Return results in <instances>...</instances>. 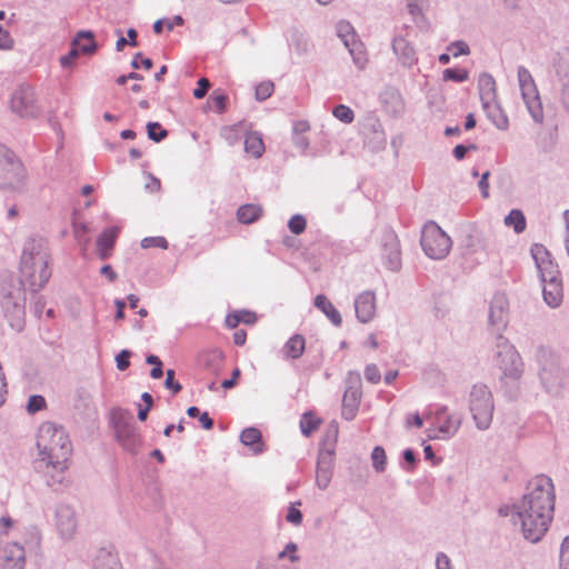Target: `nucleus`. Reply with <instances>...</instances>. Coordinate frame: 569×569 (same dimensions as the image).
<instances>
[{
  "mask_svg": "<svg viewBox=\"0 0 569 569\" xmlns=\"http://www.w3.org/2000/svg\"><path fill=\"white\" fill-rule=\"evenodd\" d=\"M244 150L252 157L260 158L264 152V144L261 134L258 132L248 133L244 139Z\"/></svg>",
  "mask_w": 569,
  "mask_h": 569,
  "instance_id": "nucleus-33",
  "label": "nucleus"
},
{
  "mask_svg": "<svg viewBox=\"0 0 569 569\" xmlns=\"http://www.w3.org/2000/svg\"><path fill=\"white\" fill-rule=\"evenodd\" d=\"M469 149H476V146L475 144H470L469 147H465L463 144H457L455 148H453V156L457 160H462L466 156V152L469 150Z\"/></svg>",
  "mask_w": 569,
  "mask_h": 569,
  "instance_id": "nucleus-61",
  "label": "nucleus"
},
{
  "mask_svg": "<svg viewBox=\"0 0 569 569\" xmlns=\"http://www.w3.org/2000/svg\"><path fill=\"white\" fill-rule=\"evenodd\" d=\"M94 569H122V566L116 555L101 551L96 558Z\"/></svg>",
  "mask_w": 569,
  "mask_h": 569,
  "instance_id": "nucleus-35",
  "label": "nucleus"
},
{
  "mask_svg": "<svg viewBox=\"0 0 569 569\" xmlns=\"http://www.w3.org/2000/svg\"><path fill=\"white\" fill-rule=\"evenodd\" d=\"M469 410L479 430H487L492 421L495 402L485 383H476L469 392Z\"/></svg>",
  "mask_w": 569,
  "mask_h": 569,
  "instance_id": "nucleus-7",
  "label": "nucleus"
},
{
  "mask_svg": "<svg viewBox=\"0 0 569 569\" xmlns=\"http://www.w3.org/2000/svg\"><path fill=\"white\" fill-rule=\"evenodd\" d=\"M437 569H451L450 568V559L445 553H439L436 559Z\"/></svg>",
  "mask_w": 569,
  "mask_h": 569,
  "instance_id": "nucleus-62",
  "label": "nucleus"
},
{
  "mask_svg": "<svg viewBox=\"0 0 569 569\" xmlns=\"http://www.w3.org/2000/svg\"><path fill=\"white\" fill-rule=\"evenodd\" d=\"M23 286H27L22 279H17L12 274H3L0 280V306L8 318L10 326L21 331L24 326V306L26 292Z\"/></svg>",
  "mask_w": 569,
  "mask_h": 569,
  "instance_id": "nucleus-4",
  "label": "nucleus"
},
{
  "mask_svg": "<svg viewBox=\"0 0 569 569\" xmlns=\"http://www.w3.org/2000/svg\"><path fill=\"white\" fill-rule=\"evenodd\" d=\"M543 299L551 308H557L562 302L563 290L561 279H552L543 281Z\"/></svg>",
  "mask_w": 569,
  "mask_h": 569,
  "instance_id": "nucleus-26",
  "label": "nucleus"
},
{
  "mask_svg": "<svg viewBox=\"0 0 569 569\" xmlns=\"http://www.w3.org/2000/svg\"><path fill=\"white\" fill-rule=\"evenodd\" d=\"M338 37L342 40L345 47L349 50L353 63L363 69L367 63V54L363 43L357 38L352 26L349 22L341 21L337 27Z\"/></svg>",
  "mask_w": 569,
  "mask_h": 569,
  "instance_id": "nucleus-17",
  "label": "nucleus"
},
{
  "mask_svg": "<svg viewBox=\"0 0 569 569\" xmlns=\"http://www.w3.org/2000/svg\"><path fill=\"white\" fill-rule=\"evenodd\" d=\"M211 83L207 78H200L198 80V87L193 90V97L196 99H202L208 93Z\"/></svg>",
  "mask_w": 569,
  "mask_h": 569,
  "instance_id": "nucleus-54",
  "label": "nucleus"
},
{
  "mask_svg": "<svg viewBox=\"0 0 569 569\" xmlns=\"http://www.w3.org/2000/svg\"><path fill=\"white\" fill-rule=\"evenodd\" d=\"M13 46V40L9 32L0 24V49L8 50Z\"/></svg>",
  "mask_w": 569,
  "mask_h": 569,
  "instance_id": "nucleus-58",
  "label": "nucleus"
},
{
  "mask_svg": "<svg viewBox=\"0 0 569 569\" xmlns=\"http://www.w3.org/2000/svg\"><path fill=\"white\" fill-rule=\"evenodd\" d=\"M262 214V209L256 204H243L237 211V218L241 223L249 224L257 221Z\"/></svg>",
  "mask_w": 569,
  "mask_h": 569,
  "instance_id": "nucleus-34",
  "label": "nucleus"
},
{
  "mask_svg": "<svg viewBox=\"0 0 569 569\" xmlns=\"http://www.w3.org/2000/svg\"><path fill=\"white\" fill-rule=\"evenodd\" d=\"M555 499L552 480L540 475L528 482L526 493L513 505L515 515L528 541L538 542L548 531L553 518Z\"/></svg>",
  "mask_w": 569,
  "mask_h": 569,
  "instance_id": "nucleus-1",
  "label": "nucleus"
},
{
  "mask_svg": "<svg viewBox=\"0 0 569 569\" xmlns=\"http://www.w3.org/2000/svg\"><path fill=\"white\" fill-rule=\"evenodd\" d=\"M39 458L34 468L43 472L47 485L58 489L66 482L68 460L72 453V445L64 428L51 421L40 425L37 437Z\"/></svg>",
  "mask_w": 569,
  "mask_h": 569,
  "instance_id": "nucleus-2",
  "label": "nucleus"
},
{
  "mask_svg": "<svg viewBox=\"0 0 569 569\" xmlns=\"http://www.w3.org/2000/svg\"><path fill=\"white\" fill-rule=\"evenodd\" d=\"M420 244L429 258L441 260L450 252L452 241L436 222L429 221L422 228Z\"/></svg>",
  "mask_w": 569,
  "mask_h": 569,
  "instance_id": "nucleus-9",
  "label": "nucleus"
},
{
  "mask_svg": "<svg viewBox=\"0 0 569 569\" xmlns=\"http://www.w3.org/2000/svg\"><path fill=\"white\" fill-rule=\"evenodd\" d=\"M332 114L345 123H351L355 119L353 111L345 104H338L333 108Z\"/></svg>",
  "mask_w": 569,
  "mask_h": 569,
  "instance_id": "nucleus-43",
  "label": "nucleus"
},
{
  "mask_svg": "<svg viewBox=\"0 0 569 569\" xmlns=\"http://www.w3.org/2000/svg\"><path fill=\"white\" fill-rule=\"evenodd\" d=\"M560 569H569V536L565 538L560 548Z\"/></svg>",
  "mask_w": 569,
  "mask_h": 569,
  "instance_id": "nucleus-53",
  "label": "nucleus"
},
{
  "mask_svg": "<svg viewBox=\"0 0 569 569\" xmlns=\"http://www.w3.org/2000/svg\"><path fill=\"white\" fill-rule=\"evenodd\" d=\"M110 426L121 448L126 452L136 456L140 450L142 438L132 413L122 408L112 409L110 411Z\"/></svg>",
  "mask_w": 569,
  "mask_h": 569,
  "instance_id": "nucleus-5",
  "label": "nucleus"
},
{
  "mask_svg": "<svg viewBox=\"0 0 569 569\" xmlns=\"http://www.w3.org/2000/svg\"><path fill=\"white\" fill-rule=\"evenodd\" d=\"M166 376L164 387L171 389L173 393H178L182 389V386L178 381H174V371L169 369Z\"/></svg>",
  "mask_w": 569,
  "mask_h": 569,
  "instance_id": "nucleus-57",
  "label": "nucleus"
},
{
  "mask_svg": "<svg viewBox=\"0 0 569 569\" xmlns=\"http://www.w3.org/2000/svg\"><path fill=\"white\" fill-rule=\"evenodd\" d=\"M462 423V417L459 413H449L446 406L440 407L433 415L435 429H430L429 437L435 439L448 440L452 438Z\"/></svg>",
  "mask_w": 569,
  "mask_h": 569,
  "instance_id": "nucleus-15",
  "label": "nucleus"
},
{
  "mask_svg": "<svg viewBox=\"0 0 569 569\" xmlns=\"http://www.w3.org/2000/svg\"><path fill=\"white\" fill-rule=\"evenodd\" d=\"M556 72L562 84H569V56H561L556 64Z\"/></svg>",
  "mask_w": 569,
  "mask_h": 569,
  "instance_id": "nucleus-39",
  "label": "nucleus"
},
{
  "mask_svg": "<svg viewBox=\"0 0 569 569\" xmlns=\"http://www.w3.org/2000/svg\"><path fill=\"white\" fill-rule=\"evenodd\" d=\"M130 356H131V352L129 350H121L117 356H116V362H117V368L120 370V371H124L126 369H128V367L130 366Z\"/></svg>",
  "mask_w": 569,
  "mask_h": 569,
  "instance_id": "nucleus-55",
  "label": "nucleus"
},
{
  "mask_svg": "<svg viewBox=\"0 0 569 569\" xmlns=\"http://www.w3.org/2000/svg\"><path fill=\"white\" fill-rule=\"evenodd\" d=\"M93 38L94 36L91 31H79L72 40V44H74L80 52L90 54L97 50V43Z\"/></svg>",
  "mask_w": 569,
  "mask_h": 569,
  "instance_id": "nucleus-31",
  "label": "nucleus"
},
{
  "mask_svg": "<svg viewBox=\"0 0 569 569\" xmlns=\"http://www.w3.org/2000/svg\"><path fill=\"white\" fill-rule=\"evenodd\" d=\"M118 234L119 228L111 227L103 230L102 233L98 237L97 250L100 259L106 260L111 256Z\"/></svg>",
  "mask_w": 569,
  "mask_h": 569,
  "instance_id": "nucleus-25",
  "label": "nucleus"
},
{
  "mask_svg": "<svg viewBox=\"0 0 569 569\" xmlns=\"http://www.w3.org/2000/svg\"><path fill=\"white\" fill-rule=\"evenodd\" d=\"M24 178L23 166L16 156L0 144V189L18 188Z\"/></svg>",
  "mask_w": 569,
  "mask_h": 569,
  "instance_id": "nucleus-14",
  "label": "nucleus"
},
{
  "mask_svg": "<svg viewBox=\"0 0 569 569\" xmlns=\"http://www.w3.org/2000/svg\"><path fill=\"white\" fill-rule=\"evenodd\" d=\"M297 505L300 506L301 502L297 501L290 505V507L288 508L286 519L288 522L295 526H300L302 523L303 516L302 512L296 507Z\"/></svg>",
  "mask_w": 569,
  "mask_h": 569,
  "instance_id": "nucleus-47",
  "label": "nucleus"
},
{
  "mask_svg": "<svg viewBox=\"0 0 569 569\" xmlns=\"http://www.w3.org/2000/svg\"><path fill=\"white\" fill-rule=\"evenodd\" d=\"M100 273L102 276H106L110 282H113L117 280L118 276L113 271L112 267L110 264H106L100 269Z\"/></svg>",
  "mask_w": 569,
  "mask_h": 569,
  "instance_id": "nucleus-63",
  "label": "nucleus"
},
{
  "mask_svg": "<svg viewBox=\"0 0 569 569\" xmlns=\"http://www.w3.org/2000/svg\"><path fill=\"white\" fill-rule=\"evenodd\" d=\"M517 77L519 82V88L521 91L522 100L528 109V112L532 117V119L540 123L543 120V109L540 100V96L536 86V82L530 73V71L523 67L519 66L517 69Z\"/></svg>",
  "mask_w": 569,
  "mask_h": 569,
  "instance_id": "nucleus-10",
  "label": "nucleus"
},
{
  "mask_svg": "<svg viewBox=\"0 0 569 569\" xmlns=\"http://www.w3.org/2000/svg\"><path fill=\"white\" fill-rule=\"evenodd\" d=\"M469 73L465 69H446L442 72V79L445 81L463 82L468 79Z\"/></svg>",
  "mask_w": 569,
  "mask_h": 569,
  "instance_id": "nucleus-42",
  "label": "nucleus"
},
{
  "mask_svg": "<svg viewBox=\"0 0 569 569\" xmlns=\"http://www.w3.org/2000/svg\"><path fill=\"white\" fill-rule=\"evenodd\" d=\"M307 220L302 214H295L288 222L289 230L295 234H300L306 230Z\"/></svg>",
  "mask_w": 569,
  "mask_h": 569,
  "instance_id": "nucleus-44",
  "label": "nucleus"
},
{
  "mask_svg": "<svg viewBox=\"0 0 569 569\" xmlns=\"http://www.w3.org/2000/svg\"><path fill=\"white\" fill-rule=\"evenodd\" d=\"M315 306L321 310L328 319L336 326L339 327L342 323V318L337 308L332 302L323 295H318L315 298Z\"/></svg>",
  "mask_w": 569,
  "mask_h": 569,
  "instance_id": "nucleus-30",
  "label": "nucleus"
},
{
  "mask_svg": "<svg viewBox=\"0 0 569 569\" xmlns=\"http://www.w3.org/2000/svg\"><path fill=\"white\" fill-rule=\"evenodd\" d=\"M227 101L228 97L219 90H214L209 99V102L213 104L216 111L219 113H222L226 110Z\"/></svg>",
  "mask_w": 569,
  "mask_h": 569,
  "instance_id": "nucleus-46",
  "label": "nucleus"
},
{
  "mask_svg": "<svg viewBox=\"0 0 569 569\" xmlns=\"http://www.w3.org/2000/svg\"><path fill=\"white\" fill-rule=\"evenodd\" d=\"M147 133L148 138L154 142H160L168 136V131L159 122H148Z\"/></svg>",
  "mask_w": 569,
  "mask_h": 569,
  "instance_id": "nucleus-40",
  "label": "nucleus"
},
{
  "mask_svg": "<svg viewBox=\"0 0 569 569\" xmlns=\"http://www.w3.org/2000/svg\"><path fill=\"white\" fill-rule=\"evenodd\" d=\"M489 176H490L489 171L483 172L481 174V178H480L479 182H478V187H479L481 196L483 198H488L489 197V182H488Z\"/></svg>",
  "mask_w": 569,
  "mask_h": 569,
  "instance_id": "nucleus-59",
  "label": "nucleus"
},
{
  "mask_svg": "<svg viewBox=\"0 0 569 569\" xmlns=\"http://www.w3.org/2000/svg\"><path fill=\"white\" fill-rule=\"evenodd\" d=\"M372 466L378 472H382L386 469V451L382 447L377 446L371 452Z\"/></svg>",
  "mask_w": 569,
  "mask_h": 569,
  "instance_id": "nucleus-41",
  "label": "nucleus"
},
{
  "mask_svg": "<svg viewBox=\"0 0 569 569\" xmlns=\"http://www.w3.org/2000/svg\"><path fill=\"white\" fill-rule=\"evenodd\" d=\"M448 51L452 53L455 58L462 56V54H469L470 49L468 44L465 41H455L448 46Z\"/></svg>",
  "mask_w": 569,
  "mask_h": 569,
  "instance_id": "nucleus-49",
  "label": "nucleus"
},
{
  "mask_svg": "<svg viewBox=\"0 0 569 569\" xmlns=\"http://www.w3.org/2000/svg\"><path fill=\"white\" fill-rule=\"evenodd\" d=\"M561 102L569 112V84H562L560 89Z\"/></svg>",
  "mask_w": 569,
  "mask_h": 569,
  "instance_id": "nucleus-64",
  "label": "nucleus"
},
{
  "mask_svg": "<svg viewBox=\"0 0 569 569\" xmlns=\"http://www.w3.org/2000/svg\"><path fill=\"white\" fill-rule=\"evenodd\" d=\"M240 441L244 446L250 447L254 453H261L264 450L261 431L254 427L242 430Z\"/></svg>",
  "mask_w": 569,
  "mask_h": 569,
  "instance_id": "nucleus-29",
  "label": "nucleus"
},
{
  "mask_svg": "<svg viewBox=\"0 0 569 569\" xmlns=\"http://www.w3.org/2000/svg\"><path fill=\"white\" fill-rule=\"evenodd\" d=\"M273 89H274V86L271 81L260 82L256 87V99L258 101H264L272 94Z\"/></svg>",
  "mask_w": 569,
  "mask_h": 569,
  "instance_id": "nucleus-45",
  "label": "nucleus"
},
{
  "mask_svg": "<svg viewBox=\"0 0 569 569\" xmlns=\"http://www.w3.org/2000/svg\"><path fill=\"white\" fill-rule=\"evenodd\" d=\"M482 109L487 113L489 120L500 130H506L509 126L508 117L501 109L500 104L497 102V99L493 101H488L481 103Z\"/></svg>",
  "mask_w": 569,
  "mask_h": 569,
  "instance_id": "nucleus-27",
  "label": "nucleus"
},
{
  "mask_svg": "<svg viewBox=\"0 0 569 569\" xmlns=\"http://www.w3.org/2000/svg\"><path fill=\"white\" fill-rule=\"evenodd\" d=\"M346 382L347 388L342 398L341 415L346 420H352L358 412L362 396L360 373L357 371H349Z\"/></svg>",
  "mask_w": 569,
  "mask_h": 569,
  "instance_id": "nucleus-16",
  "label": "nucleus"
},
{
  "mask_svg": "<svg viewBox=\"0 0 569 569\" xmlns=\"http://www.w3.org/2000/svg\"><path fill=\"white\" fill-rule=\"evenodd\" d=\"M509 318V301L507 296L501 292H497L489 306V326L501 335V331L507 327Z\"/></svg>",
  "mask_w": 569,
  "mask_h": 569,
  "instance_id": "nucleus-20",
  "label": "nucleus"
},
{
  "mask_svg": "<svg viewBox=\"0 0 569 569\" xmlns=\"http://www.w3.org/2000/svg\"><path fill=\"white\" fill-rule=\"evenodd\" d=\"M320 419L313 416L311 412H305L300 420V429L305 436H310L320 425Z\"/></svg>",
  "mask_w": 569,
  "mask_h": 569,
  "instance_id": "nucleus-37",
  "label": "nucleus"
},
{
  "mask_svg": "<svg viewBox=\"0 0 569 569\" xmlns=\"http://www.w3.org/2000/svg\"><path fill=\"white\" fill-rule=\"evenodd\" d=\"M505 224L512 227L516 233H521L526 229V218L521 210L512 209L505 218Z\"/></svg>",
  "mask_w": 569,
  "mask_h": 569,
  "instance_id": "nucleus-36",
  "label": "nucleus"
},
{
  "mask_svg": "<svg viewBox=\"0 0 569 569\" xmlns=\"http://www.w3.org/2000/svg\"><path fill=\"white\" fill-rule=\"evenodd\" d=\"M51 253L49 243L41 237L24 241L20 257V278L31 291L41 290L51 277Z\"/></svg>",
  "mask_w": 569,
  "mask_h": 569,
  "instance_id": "nucleus-3",
  "label": "nucleus"
},
{
  "mask_svg": "<svg viewBox=\"0 0 569 569\" xmlns=\"http://www.w3.org/2000/svg\"><path fill=\"white\" fill-rule=\"evenodd\" d=\"M495 360L501 371V380L518 381L523 373L522 359L507 338L497 336Z\"/></svg>",
  "mask_w": 569,
  "mask_h": 569,
  "instance_id": "nucleus-6",
  "label": "nucleus"
},
{
  "mask_svg": "<svg viewBox=\"0 0 569 569\" xmlns=\"http://www.w3.org/2000/svg\"><path fill=\"white\" fill-rule=\"evenodd\" d=\"M336 436L337 429L335 428L332 431V438L327 436L319 449L316 470V483L321 490L327 489L332 479Z\"/></svg>",
  "mask_w": 569,
  "mask_h": 569,
  "instance_id": "nucleus-13",
  "label": "nucleus"
},
{
  "mask_svg": "<svg viewBox=\"0 0 569 569\" xmlns=\"http://www.w3.org/2000/svg\"><path fill=\"white\" fill-rule=\"evenodd\" d=\"M26 547L19 542H7L0 548V569H24Z\"/></svg>",
  "mask_w": 569,
  "mask_h": 569,
  "instance_id": "nucleus-22",
  "label": "nucleus"
},
{
  "mask_svg": "<svg viewBox=\"0 0 569 569\" xmlns=\"http://www.w3.org/2000/svg\"><path fill=\"white\" fill-rule=\"evenodd\" d=\"M79 53H80L79 49L74 44L71 43L70 51L60 58V64L63 68L71 67L73 64V61L79 57Z\"/></svg>",
  "mask_w": 569,
  "mask_h": 569,
  "instance_id": "nucleus-51",
  "label": "nucleus"
},
{
  "mask_svg": "<svg viewBox=\"0 0 569 569\" xmlns=\"http://www.w3.org/2000/svg\"><path fill=\"white\" fill-rule=\"evenodd\" d=\"M40 533L37 528L30 529V540L26 542L28 549H37L40 546Z\"/></svg>",
  "mask_w": 569,
  "mask_h": 569,
  "instance_id": "nucleus-60",
  "label": "nucleus"
},
{
  "mask_svg": "<svg viewBox=\"0 0 569 569\" xmlns=\"http://www.w3.org/2000/svg\"><path fill=\"white\" fill-rule=\"evenodd\" d=\"M141 247L143 249H149V248L167 249L168 241L163 237H146L141 240Z\"/></svg>",
  "mask_w": 569,
  "mask_h": 569,
  "instance_id": "nucleus-48",
  "label": "nucleus"
},
{
  "mask_svg": "<svg viewBox=\"0 0 569 569\" xmlns=\"http://www.w3.org/2000/svg\"><path fill=\"white\" fill-rule=\"evenodd\" d=\"M517 77L519 82V88L521 91L522 100L528 109V112L532 117V119L540 123L543 120V109L540 100V96L536 86V82L530 73V71L523 67L519 66L517 69Z\"/></svg>",
  "mask_w": 569,
  "mask_h": 569,
  "instance_id": "nucleus-11",
  "label": "nucleus"
},
{
  "mask_svg": "<svg viewBox=\"0 0 569 569\" xmlns=\"http://www.w3.org/2000/svg\"><path fill=\"white\" fill-rule=\"evenodd\" d=\"M355 310L358 320L362 323L371 321L376 315V296L372 291L360 293L355 300Z\"/></svg>",
  "mask_w": 569,
  "mask_h": 569,
  "instance_id": "nucleus-23",
  "label": "nucleus"
},
{
  "mask_svg": "<svg viewBox=\"0 0 569 569\" xmlns=\"http://www.w3.org/2000/svg\"><path fill=\"white\" fill-rule=\"evenodd\" d=\"M392 50L403 67L410 68L418 61L415 48L402 36L393 38Z\"/></svg>",
  "mask_w": 569,
  "mask_h": 569,
  "instance_id": "nucleus-24",
  "label": "nucleus"
},
{
  "mask_svg": "<svg viewBox=\"0 0 569 569\" xmlns=\"http://www.w3.org/2000/svg\"><path fill=\"white\" fill-rule=\"evenodd\" d=\"M478 89L481 103L497 99L496 80L489 73H481L478 79Z\"/></svg>",
  "mask_w": 569,
  "mask_h": 569,
  "instance_id": "nucleus-28",
  "label": "nucleus"
},
{
  "mask_svg": "<svg viewBox=\"0 0 569 569\" xmlns=\"http://www.w3.org/2000/svg\"><path fill=\"white\" fill-rule=\"evenodd\" d=\"M11 111L20 118L32 119L40 114L41 109L32 86L21 83L11 93Z\"/></svg>",
  "mask_w": 569,
  "mask_h": 569,
  "instance_id": "nucleus-12",
  "label": "nucleus"
},
{
  "mask_svg": "<svg viewBox=\"0 0 569 569\" xmlns=\"http://www.w3.org/2000/svg\"><path fill=\"white\" fill-rule=\"evenodd\" d=\"M305 348V338L300 335H295L283 346V352L289 359H298L302 356Z\"/></svg>",
  "mask_w": 569,
  "mask_h": 569,
  "instance_id": "nucleus-32",
  "label": "nucleus"
},
{
  "mask_svg": "<svg viewBox=\"0 0 569 569\" xmlns=\"http://www.w3.org/2000/svg\"><path fill=\"white\" fill-rule=\"evenodd\" d=\"M44 406H46L44 398L42 396L34 395L29 398V401L27 405V410L30 413H34V412L41 410L42 408H44Z\"/></svg>",
  "mask_w": 569,
  "mask_h": 569,
  "instance_id": "nucleus-50",
  "label": "nucleus"
},
{
  "mask_svg": "<svg viewBox=\"0 0 569 569\" xmlns=\"http://www.w3.org/2000/svg\"><path fill=\"white\" fill-rule=\"evenodd\" d=\"M298 546L295 542H289L286 545L284 549L278 553V559H283L286 556H289L291 562H296L299 560L297 556Z\"/></svg>",
  "mask_w": 569,
  "mask_h": 569,
  "instance_id": "nucleus-52",
  "label": "nucleus"
},
{
  "mask_svg": "<svg viewBox=\"0 0 569 569\" xmlns=\"http://www.w3.org/2000/svg\"><path fill=\"white\" fill-rule=\"evenodd\" d=\"M465 243L470 252H477L486 249L485 238L482 233L478 231L468 234Z\"/></svg>",
  "mask_w": 569,
  "mask_h": 569,
  "instance_id": "nucleus-38",
  "label": "nucleus"
},
{
  "mask_svg": "<svg viewBox=\"0 0 569 569\" xmlns=\"http://www.w3.org/2000/svg\"><path fill=\"white\" fill-rule=\"evenodd\" d=\"M365 377L371 383H378L381 379L380 371L376 365H368L366 367Z\"/></svg>",
  "mask_w": 569,
  "mask_h": 569,
  "instance_id": "nucleus-56",
  "label": "nucleus"
},
{
  "mask_svg": "<svg viewBox=\"0 0 569 569\" xmlns=\"http://www.w3.org/2000/svg\"><path fill=\"white\" fill-rule=\"evenodd\" d=\"M539 362V378L545 389L550 393H558L566 379L558 358L547 348L539 347L537 350Z\"/></svg>",
  "mask_w": 569,
  "mask_h": 569,
  "instance_id": "nucleus-8",
  "label": "nucleus"
},
{
  "mask_svg": "<svg viewBox=\"0 0 569 569\" xmlns=\"http://www.w3.org/2000/svg\"><path fill=\"white\" fill-rule=\"evenodd\" d=\"M54 526L61 539L70 540L74 537L78 528V518L70 505L59 503L56 507Z\"/></svg>",
  "mask_w": 569,
  "mask_h": 569,
  "instance_id": "nucleus-18",
  "label": "nucleus"
},
{
  "mask_svg": "<svg viewBox=\"0 0 569 569\" xmlns=\"http://www.w3.org/2000/svg\"><path fill=\"white\" fill-rule=\"evenodd\" d=\"M531 254L539 270L541 281L560 278L558 264L552 260L551 253L542 244H533Z\"/></svg>",
  "mask_w": 569,
  "mask_h": 569,
  "instance_id": "nucleus-21",
  "label": "nucleus"
},
{
  "mask_svg": "<svg viewBox=\"0 0 569 569\" xmlns=\"http://www.w3.org/2000/svg\"><path fill=\"white\" fill-rule=\"evenodd\" d=\"M381 258L385 266L391 271L401 267V251L398 236L393 230H386L381 237Z\"/></svg>",
  "mask_w": 569,
  "mask_h": 569,
  "instance_id": "nucleus-19",
  "label": "nucleus"
}]
</instances>
